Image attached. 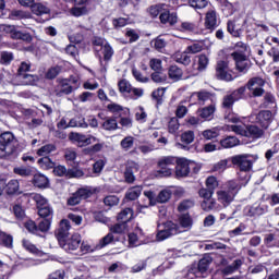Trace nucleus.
Here are the masks:
<instances>
[{
  "instance_id": "obj_1",
  "label": "nucleus",
  "mask_w": 279,
  "mask_h": 279,
  "mask_svg": "<svg viewBox=\"0 0 279 279\" xmlns=\"http://www.w3.org/2000/svg\"><path fill=\"white\" fill-rule=\"evenodd\" d=\"M16 136L7 131L0 134V159L5 160L16 151Z\"/></svg>"
},
{
  "instance_id": "obj_2",
  "label": "nucleus",
  "mask_w": 279,
  "mask_h": 279,
  "mask_svg": "<svg viewBox=\"0 0 279 279\" xmlns=\"http://www.w3.org/2000/svg\"><path fill=\"white\" fill-rule=\"evenodd\" d=\"M231 131L240 136H245L246 138H252V141H258V138H263L265 136V130L263 126H258L256 124L250 125H239L234 124L230 126Z\"/></svg>"
},
{
  "instance_id": "obj_3",
  "label": "nucleus",
  "mask_w": 279,
  "mask_h": 279,
  "mask_svg": "<svg viewBox=\"0 0 279 279\" xmlns=\"http://www.w3.org/2000/svg\"><path fill=\"white\" fill-rule=\"evenodd\" d=\"M181 232H184V230H182L180 225L173 221L163 222L158 225L157 241H166V239L181 234Z\"/></svg>"
},
{
  "instance_id": "obj_4",
  "label": "nucleus",
  "mask_w": 279,
  "mask_h": 279,
  "mask_svg": "<svg viewBox=\"0 0 279 279\" xmlns=\"http://www.w3.org/2000/svg\"><path fill=\"white\" fill-rule=\"evenodd\" d=\"M232 165L244 173L252 171L254 165V157L252 155H236L231 157Z\"/></svg>"
},
{
  "instance_id": "obj_5",
  "label": "nucleus",
  "mask_w": 279,
  "mask_h": 279,
  "mask_svg": "<svg viewBox=\"0 0 279 279\" xmlns=\"http://www.w3.org/2000/svg\"><path fill=\"white\" fill-rule=\"evenodd\" d=\"M177 162H178V158L172 156L160 158L158 161L159 170L157 171V175L159 178H169V175H171L172 173V170L170 167H173L174 165H177Z\"/></svg>"
},
{
  "instance_id": "obj_6",
  "label": "nucleus",
  "mask_w": 279,
  "mask_h": 279,
  "mask_svg": "<svg viewBox=\"0 0 279 279\" xmlns=\"http://www.w3.org/2000/svg\"><path fill=\"white\" fill-rule=\"evenodd\" d=\"M274 114L269 110H263L259 111L258 113H252L248 118V121L251 123H256L260 125L264 130H267L269 125L271 124V119Z\"/></svg>"
},
{
  "instance_id": "obj_7",
  "label": "nucleus",
  "mask_w": 279,
  "mask_h": 279,
  "mask_svg": "<svg viewBox=\"0 0 279 279\" xmlns=\"http://www.w3.org/2000/svg\"><path fill=\"white\" fill-rule=\"evenodd\" d=\"M58 85L54 89V95L57 97H64V95H71L74 90L80 88V85H71V81L69 78H58Z\"/></svg>"
},
{
  "instance_id": "obj_8",
  "label": "nucleus",
  "mask_w": 279,
  "mask_h": 279,
  "mask_svg": "<svg viewBox=\"0 0 279 279\" xmlns=\"http://www.w3.org/2000/svg\"><path fill=\"white\" fill-rule=\"evenodd\" d=\"M80 243H82V236L78 233H74L71 238L59 242V245L64 252H68V254H73V252L80 248Z\"/></svg>"
},
{
  "instance_id": "obj_9",
  "label": "nucleus",
  "mask_w": 279,
  "mask_h": 279,
  "mask_svg": "<svg viewBox=\"0 0 279 279\" xmlns=\"http://www.w3.org/2000/svg\"><path fill=\"white\" fill-rule=\"evenodd\" d=\"M264 86L265 80L258 76L248 80L246 84V88L252 93L253 97H263L265 95Z\"/></svg>"
},
{
  "instance_id": "obj_10",
  "label": "nucleus",
  "mask_w": 279,
  "mask_h": 279,
  "mask_svg": "<svg viewBox=\"0 0 279 279\" xmlns=\"http://www.w3.org/2000/svg\"><path fill=\"white\" fill-rule=\"evenodd\" d=\"M141 166L134 160H129L124 169V182L126 184H134L136 182L135 173H138Z\"/></svg>"
},
{
  "instance_id": "obj_11",
  "label": "nucleus",
  "mask_w": 279,
  "mask_h": 279,
  "mask_svg": "<svg viewBox=\"0 0 279 279\" xmlns=\"http://www.w3.org/2000/svg\"><path fill=\"white\" fill-rule=\"evenodd\" d=\"M245 88L246 87H240L234 92H232L231 94L223 96L222 108H226L227 110L232 109V106H234V102L242 99L243 95H245Z\"/></svg>"
},
{
  "instance_id": "obj_12",
  "label": "nucleus",
  "mask_w": 279,
  "mask_h": 279,
  "mask_svg": "<svg viewBox=\"0 0 279 279\" xmlns=\"http://www.w3.org/2000/svg\"><path fill=\"white\" fill-rule=\"evenodd\" d=\"M231 57L235 62V69L240 73H247V71H250L251 62L250 59H247V54L233 52Z\"/></svg>"
},
{
  "instance_id": "obj_13",
  "label": "nucleus",
  "mask_w": 279,
  "mask_h": 279,
  "mask_svg": "<svg viewBox=\"0 0 279 279\" xmlns=\"http://www.w3.org/2000/svg\"><path fill=\"white\" fill-rule=\"evenodd\" d=\"M216 76L218 80H223L225 82H232L234 77L230 73V69L228 68V62L219 61L216 68Z\"/></svg>"
},
{
  "instance_id": "obj_14",
  "label": "nucleus",
  "mask_w": 279,
  "mask_h": 279,
  "mask_svg": "<svg viewBox=\"0 0 279 279\" xmlns=\"http://www.w3.org/2000/svg\"><path fill=\"white\" fill-rule=\"evenodd\" d=\"M175 175L177 178H186L191 173V166L189 160L185 158H180L175 163Z\"/></svg>"
},
{
  "instance_id": "obj_15",
  "label": "nucleus",
  "mask_w": 279,
  "mask_h": 279,
  "mask_svg": "<svg viewBox=\"0 0 279 279\" xmlns=\"http://www.w3.org/2000/svg\"><path fill=\"white\" fill-rule=\"evenodd\" d=\"M69 230H71V222L66 219L61 220L59 229L56 232L59 243L69 239Z\"/></svg>"
},
{
  "instance_id": "obj_16",
  "label": "nucleus",
  "mask_w": 279,
  "mask_h": 279,
  "mask_svg": "<svg viewBox=\"0 0 279 279\" xmlns=\"http://www.w3.org/2000/svg\"><path fill=\"white\" fill-rule=\"evenodd\" d=\"M181 141L185 145L181 144V143H177V147L179 149H184L185 151H189V149H190L189 145H191V143H193V141H195V132L185 131L184 133L181 134Z\"/></svg>"
},
{
  "instance_id": "obj_17",
  "label": "nucleus",
  "mask_w": 279,
  "mask_h": 279,
  "mask_svg": "<svg viewBox=\"0 0 279 279\" xmlns=\"http://www.w3.org/2000/svg\"><path fill=\"white\" fill-rule=\"evenodd\" d=\"M119 124L121 125L122 130H130L134 125V121L132 117H130V109H124V112L118 114Z\"/></svg>"
},
{
  "instance_id": "obj_18",
  "label": "nucleus",
  "mask_w": 279,
  "mask_h": 279,
  "mask_svg": "<svg viewBox=\"0 0 279 279\" xmlns=\"http://www.w3.org/2000/svg\"><path fill=\"white\" fill-rule=\"evenodd\" d=\"M70 141H75L76 143H82L83 145H90V143H95L97 141V137L89 135L86 136L81 133L72 132L69 136Z\"/></svg>"
},
{
  "instance_id": "obj_19",
  "label": "nucleus",
  "mask_w": 279,
  "mask_h": 279,
  "mask_svg": "<svg viewBox=\"0 0 279 279\" xmlns=\"http://www.w3.org/2000/svg\"><path fill=\"white\" fill-rule=\"evenodd\" d=\"M267 213V209L260 205H253L247 206L244 208V215L246 217H260L262 215H265Z\"/></svg>"
},
{
  "instance_id": "obj_20",
  "label": "nucleus",
  "mask_w": 279,
  "mask_h": 279,
  "mask_svg": "<svg viewBox=\"0 0 279 279\" xmlns=\"http://www.w3.org/2000/svg\"><path fill=\"white\" fill-rule=\"evenodd\" d=\"M159 21L160 23H162V25H167L168 23L170 26H173L175 25V23H178V13H170L169 11H163L159 15Z\"/></svg>"
},
{
  "instance_id": "obj_21",
  "label": "nucleus",
  "mask_w": 279,
  "mask_h": 279,
  "mask_svg": "<svg viewBox=\"0 0 279 279\" xmlns=\"http://www.w3.org/2000/svg\"><path fill=\"white\" fill-rule=\"evenodd\" d=\"M101 128L105 129L107 132H114V130H121V128L119 126V122L117 121V117L104 118Z\"/></svg>"
},
{
  "instance_id": "obj_22",
  "label": "nucleus",
  "mask_w": 279,
  "mask_h": 279,
  "mask_svg": "<svg viewBox=\"0 0 279 279\" xmlns=\"http://www.w3.org/2000/svg\"><path fill=\"white\" fill-rule=\"evenodd\" d=\"M218 195V202L220 204H223V206H229L234 202V196L232 193L228 192V190H221L217 192Z\"/></svg>"
},
{
  "instance_id": "obj_23",
  "label": "nucleus",
  "mask_w": 279,
  "mask_h": 279,
  "mask_svg": "<svg viewBox=\"0 0 279 279\" xmlns=\"http://www.w3.org/2000/svg\"><path fill=\"white\" fill-rule=\"evenodd\" d=\"M13 173L21 175V178H29V175L36 173V169L29 166H20L13 169Z\"/></svg>"
},
{
  "instance_id": "obj_24",
  "label": "nucleus",
  "mask_w": 279,
  "mask_h": 279,
  "mask_svg": "<svg viewBox=\"0 0 279 279\" xmlns=\"http://www.w3.org/2000/svg\"><path fill=\"white\" fill-rule=\"evenodd\" d=\"M141 193H143V186L135 185L130 187L125 193V199L129 202H134L141 197Z\"/></svg>"
},
{
  "instance_id": "obj_25",
  "label": "nucleus",
  "mask_w": 279,
  "mask_h": 279,
  "mask_svg": "<svg viewBox=\"0 0 279 279\" xmlns=\"http://www.w3.org/2000/svg\"><path fill=\"white\" fill-rule=\"evenodd\" d=\"M0 245L2 247H7V250H12V247H14V238L12 236V234H8L3 232L1 229H0Z\"/></svg>"
},
{
  "instance_id": "obj_26",
  "label": "nucleus",
  "mask_w": 279,
  "mask_h": 279,
  "mask_svg": "<svg viewBox=\"0 0 279 279\" xmlns=\"http://www.w3.org/2000/svg\"><path fill=\"white\" fill-rule=\"evenodd\" d=\"M104 167H106V160L99 159L93 165V171L86 174V178H97L101 175V171H104Z\"/></svg>"
},
{
  "instance_id": "obj_27",
  "label": "nucleus",
  "mask_w": 279,
  "mask_h": 279,
  "mask_svg": "<svg viewBox=\"0 0 279 279\" xmlns=\"http://www.w3.org/2000/svg\"><path fill=\"white\" fill-rule=\"evenodd\" d=\"M173 60L174 62H178V64L189 66V64H191V54L187 52V50H184L183 52H177L173 56Z\"/></svg>"
},
{
  "instance_id": "obj_28",
  "label": "nucleus",
  "mask_w": 279,
  "mask_h": 279,
  "mask_svg": "<svg viewBox=\"0 0 279 279\" xmlns=\"http://www.w3.org/2000/svg\"><path fill=\"white\" fill-rule=\"evenodd\" d=\"M179 227L181 230H184V232H187V230H191L193 228V218L189 214H183L179 217Z\"/></svg>"
},
{
  "instance_id": "obj_29",
  "label": "nucleus",
  "mask_w": 279,
  "mask_h": 279,
  "mask_svg": "<svg viewBox=\"0 0 279 279\" xmlns=\"http://www.w3.org/2000/svg\"><path fill=\"white\" fill-rule=\"evenodd\" d=\"M33 175L34 186H37L38 189H47V186H49V179L46 175L40 173L35 174V172Z\"/></svg>"
},
{
  "instance_id": "obj_30",
  "label": "nucleus",
  "mask_w": 279,
  "mask_h": 279,
  "mask_svg": "<svg viewBox=\"0 0 279 279\" xmlns=\"http://www.w3.org/2000/svg\"><path fill=\"white\" fill-rule=\"evenodd\" d=\"M241 265H243L241 259L233 260L231 265H228L221 269L222 276H232V274L240 269Z\"/></svg>"
},
{
  "instance_id": "obj_31",
  "label": "nucleus",
  "mask_w": 279,
  "mask_h": 279,
  "mask_svg": "<svg viewBox=\"0 0 279 279\" xmlns=\"http://www.w3.org/2000/svg\"><path fill=\"white\" fill-rule=\"evenodd\" d=\"M11 38L13 40H23L24 43H32V35H29V33L16 31L15 26H13V31L11 32Z\"/></svg>"
},
{
  "instance_id": "obj_32",
  "label": "nucleus",
  "mask_w": 279,
  "mask_h": 279,
  "mask_svg": "<svg viewBox=\"0 0 279 279\" xmlns=\"http://www.w3.org/2000/svg\"><path fill=\"white\" fill-rule=\"evenodd\" d=\"M205 26L207 29H215V27H217V12L210 10L206 13Z\"/></svg>"
},
{
  "instance_id": "obj_33",
  "label": "nucleus",
  "mask_w": 279,
  "mask_h": 279,
  "mask_svg": "<svg viewBox=\"0 0 279 279\" xmlns=\"http://www.w3.org/2000/svg\"><path fill=\"white\" fill-rule=\"evenodd\" d=\"M168 75L173 82H180V80H182V75H184V72L182 69L178 68V65H171L168 70Z\"/></svg>"
},
{
  "instance_id": "obj_34",
  "label": "nucleus",
  "mask_w": 279,
  "mask_h": 279,
  "mask_svg": "<svg viewBox=\"0 0 279 279\" xmlns=\"http://www.w3.org/2000/svg\"><path fill=\"white\" fill-rule=\"evenodd\" d=\"M240 143L241 142L239 138H236V136H227L220 141V145L223 147V149H232V147H236V145Z\"/></svg>"
},
{
  "instance_id": "obj_35",
  "label": "nucleus",
  "mask_w": 279,
  "mask_h": 279,
  "mask_svg": "<svg viewBox=\"0 0 279 279\" xmlns=\"http://www.w3.org/2000/svg\"><path fill=\"white\" fill-rule=\"evenodd\" d=\"M65 128H83L86 130V128H88V123H86V119L83 117H74L69 121Z\"/></svg>"
},
{
  "instance_id": "obj_36",
  "label": "nucleus",
  "mask_w": 279,
  "mask_h": 279,
  "mask_svg": "<svg viewBox=\"0 0 279 279\" xmlns=\"http://www.w3.org/2000/svg\"><path fill=\"white\" fill-rule=\"evenodd\" d=\"M213 114H215V105H209L198 110L199 118L205 119V121H210V119H213Z\"/></svg>"
},
{
  "instance_id": "obj_37",
  "label": "nucleus",
  "mask_w": 279,
  "mask_h": 279,
  "mask_svg": "<svg viewBox=\"0 0 279 279\" xmlns=\"http://www.w3.org/2000/svg\"><path fill=\"white\" fill-rule=\"evenodd\" d=\"M132 217H134V210H132V208H125L119 213L118 221L128 223V221H132Z\"/></svg>"
},
{
  "instance_id": "obj_38",
  "label": "nucleus",
  "mask_w": 279,
  "mask_h": 279,
  "mask_svg": "<svg viewBox=\"0 0 279 279\" xmlns=\"http://www.w3.org/2000/svg\"><path fill=\"white\" fill-rule=\"evenodd\" d=\"M31 10L33 14L37 16H43V14H49V12H51V10L43 3H34Z\"/></svg>"
},
{
  "instance_id": "obj_39",
  "label": "nucleus",
  "mask_w": 279,
  "mask_h": 279,
  "mask_svg": "<svg viewBox=\"0 0 279 279\" xmlns=\"http://www.w3.org/2000/svg\"><path fill=\"white\" fill-rule=\"evenodd\" d=\"M51 228V218H43L37 226V236H40V232H49Z\"/></svg>"
},
{
  "instance_id": "obj_40",
  "label": "nucleus",
  "mask_w": 279,
  "mask_h": 279,
  "mask_svg": "<svg viewBox=\"0 0 279 279\" xmlns=\"http://www.w3.org/2000/svg\"><path fill=\"white\" fill-rule=\"evenodd\" d=\"M227 191L231 193L234 197L239 194V191H241V182L236 180H231L227 183Z\"/></svg>"
},
{
  "instance_id": "obj_41",
  "label": "nucleus",
  "mask_w": 279,
  "mask_h": 279,
  "mask_svg": "<svg viewBox=\"0 0 279 279\" xmlns=\"http://www.w3.org/2000/svg\"><path fill=\"white\" fill-rule=\"evenodd\" d=\"M210 263H213V257L210 256H205L198 262V271L201 274H206L208 271V267H210Z\"/></svg>"
},
{
  "instance_id": "obj_42",
  "label": "nucleus",
  "mask_w": 279,
  "mask_h": 279,
  "mask_svg": "<svg viewBox=\"0 0 279 279\" xmlns=\"http://www.w3.org/2000/svg\"><path fill=\"white\" fill-rule=\"evenodd\" d=\"M13 60H14V53L10 51H2L0 53V64H3L4 66H9V64H12Z\"/></svg>"
},
{
  "instance_id": "obj_43",
  "label": "nucleus",
  "mask_w": 279,
  "mask_h": 279,
  "mask_svg": "<svg viewBox=\"0 0 279 279\" xmlns=\"http://www.w3.org/2000/svg\"><path fill=\"white\" fill-rule=\"evenodd\" d=\"M19 181L17 180H11V181H5V191L8 195H14V193L19 192Z\"/></svg>"
},
{
  "instance_id": "obj_44",
  "label": "nucleus",
  "mask_w": 279,
  "mask_h": 279,
  "mask_svg": "<svg viewBox=\"0 0 279 279\" xmlns=\"http://www.w3.org/2000/svg\"><path fill=\"white\" fill-rule=\"evenodd\" d=\"M110 243H114V235L112 233H108L106 236H104L96 245V250H104V247L110 245Z\"/></svg>"
},
{
  "instance_id": "obj_45",
  "label": "nucleus",
  "mask_w": 279,
  "mask_h": 279,
  "mask_svg": "<svg viewBox=\"0 0 279 279\" xmlns=\"http://www.w3.org/2000/svg\"><path fill=\"white\" fill-rule=\"evenodd\" d=\"M101 49L105 62H110L114 56V49H112V46H110L108 43H106Z\"/></svg>"
},
{
  "instance_id": "obj_46",
  "label": "nucleus",
  "mask_w": 279,
  "mask_h": 279,
  "mask_svg": "<svg viewBox=\"0 0 279 279\" xmlns=\"http://www.w3.org/2000/svg\"><path fill=\"white\" fill-rule=\"evenodd\" d=\"M172 195H173V193L171 192V190L160 191L157 196L158 204H167V202H169V199H171Z\"/></svg>"
},
{
  "instance_id": "obj_47",
  "label": "nucleus",
  "mask_w": 279,
  "mask_h": 279,
  "mask_svg": "<svg viewBox=\"0 0 279 279\" xmlns=\"http://www.w3.org/2000/svg\"><path fill=\"white\" fill-rule=\"evenodd\" d=\"M187 3L194 10H204L208 5V0H187Z\"/></svg>"
},
{
  "instance_id": "obj_48",
  "label": "nucleus",
  "mask_w": 279,
  "mask_h": 279,
  "mask_svg": "<svg viewBox=\"0 0 279 279\" xmlns=\"http://www.w3.org/2000/svg\"><path fill=\"white\" fill-rule=\"evenodd\" d=\"M86 178L88 173H86V170H82L80 168H72L68 170V178Z\"/></svg>"
},
{
  "instance_id": "obj_49",
  "label": "nucleus",
  "mask_w": 279,
  "mask_h": 279,
  "mask_svg": "<svg viewBox=\"0 0 279 279\" xmlns=\"http://www.w3.org/2000/svg\"><path fill=\"white\" fill-rule=\"evenodd\" d=\"M201 206L203 210H206L208 213L217 208V202L215 201V198H207L206 201L202 202Z\"/></svg>"
},
{
  "instance_id": "obj_50",
  "label": "nucleus",
  "mask_w": 279,
  "mask_h": 279,
  "mask_svg": "<svg viewBox=\"0 0 279 279\" xmlns=\"http://www.w3.org/2000/svg\"><path fill=\"white\" fill-rule=\"evenodd\" d=\"M60 73H62V68L60 66H52L46 73V80H56Z\"/></svg>"
},
{
  "instance_id": "obj_51",
  "label": "nucleus",
  "mask_w": 279,
  "mask_h": 279,
  "mask_svg": "<svg viewBox=\"0 0 279 279\" xmlns=\"http://www.w3.org/2000/svg\"><path fill=\"white\" fill-rule=\"evenodd\" d=\"M227 31L234 38H239V36H241V32H242L236 25H234V23H232V21H228Z\"/></svg>"
},
{
  "instance_id": "obj_52",
  "label": "nucleus",
  "mask_w": 279,
  "mask_h": 279,
  "mask_svg": "<svg viewBox=\"0 0 279 279\" xmlns=\"http://www.w3.org/2000/svg\"><path fill=\"white\" fill-rule=\"evenodd\" d=\"M150 77L156 84H163V82H167V74L162 71L151 73Z\"/></svg>"
},
{
  "instance_id": "obj_53",
  "label": "nucleus",
  "mask_w": 279,
  "mask_h": 279,
  "mask_svg": "<svg viewBox=\"0 0 279 279\" xmlns=\"http://www.w3.org/2000/svg\"><path fill=\"white\" fill-rule=\"evenodd\" d=\"M195 206V202L193 199H185L181 202L178 206L179 213H186V210H190V208H193Z\"/></svg>"
},
{
  "instance_id": "obj_54",
  "label": "nucleus",
  "mask_w": 279,
  "mask_h": 279,
  "mask_svg": "<svg viewBox=\"0 0 279 279\" xmlns=\"http://www.w3.org/2000/svg\"><path fill=\"white\" fill-rule=\"evenodd\" d=\"M120 145L124 151H130L132 147H134V137L132 136H126L124 137L121 142Z\"/></svg>"
},
{
  "instance_id": "obj_55",
  "label": "nucleus",
  "mask_w": 279,
  "mask_h": 279,
  "mask_svg": "<svg viewBox=\"0 0 279 279\" xmlns=\"http://www.w3.org/2000/svg\"><path fill=\"white\" fill-rule=\"evenodd\" d=\"M70 14H72V16H84V14H88V9H86L85 5L82 7H73L70 10Z\"/></svg>"
},
{
  "instance_id": "obj_56",
  "label": "nucleus",
  "mask_w": 279,
  "mask_h": 279,
  "mask_svg": "<svg viewBox=\"0 0 279 279\" xmlns=\"http://www.w3.org/2000/svg\"><path fill=\"white\" fill-rule=\"evenodd\" d=\"M51 151H56V146L52 144H47L40 147L37 151L38 156L47 157V155L51 154Z\"/></svg>"
},
{
  "instance_id": "obj_57",
  "label": "nucleus",
  "mask_w": 279,
  "mask_h": 279,
  "mask_svg": "<svg viewBox=\"0 0 279 279\" xmlns=\"http://www.w3.org/2000/svg\"><path fill=\"white\" fill-rule=\"evenodd\" d=\"M228 169V159H222L213 166V171L217 173H223Z\"/></svg>"
},
{
  "instance_id": "obj_58",
  "label": "nucleus",
  "mask_w": 279,
  "mask_h": 279,
  "mask_svg": "<svg viewBox=\"0 0 279 279\" xmlns=\"http://www.w3.org/2000/svg\"><path fill=\"white\" fill-rule=\"evenodd\" d=\"M274 106H276V97L270 93L265 94L264 108H274Z\"/></svg>"
},
{
  "instance_id": "obj_59",
  "label": "nucleus",
  "mask_w": 279,
  "mask_h": 279,
  "mask_svg": "<svg viewBox=\"0 0 279 279\" xmlns=\"http://www.w3.org/2000/svg\"><path fill=\"white\" fill-rule=\"evenodd\" d=\"M38 215H39V217H43V219H49V217H51V215H53V209H51V207H49V205L39 207Z\"/></svg>"
},
{
  "instance_id": "obj_60",
  "label": "nucleus",
  "mask_w": 279,
  "mask_h": 279,
  "mask_svg": "<svg viewBox=\"0 0 279 279\" xmlns=\"http://www.w3.org/2000/svg\"><path fill=\"white\" fill-rule=\"evenodd\" d=\"M24 227L31 234H36L38 236V225H36L34 220H27L24 223Z\"/></svg>"
},
{
  "instance_id": "obj_61",
  "label": "nucleus",
  "mask_w": 279,
  "mask_h": 279,
  "mask_svg": "<svg viewBox=\"0 0 279 279\" xmlns=\"http://www.w3.org/2000/svg\"><path fill=\"white\" fill-rule=\"evenodd\" d=\"M105 206H109V208H112V206L119 205V198L117 195H109L104 198Z\"/></svg>"
},
{
  "instance_id": "obj_62",
  "label": "nucleus",
  "mask_w": 279,
  "mask_h": 279,
  "mask_svg": "<svg viewBox=\"0 0 279 279\" xmlns=\"http://www.w3.org/2000/svg\"><path fill=\"white\" fill-rule=\"evenodd\" d=\"M38 162L41 167H44V169H53L56 167V162H53L49 157H43L38 160Z\"/></svg>"
},
{
  "instance_id": "obj_63",
  "label": "nucleus",
  "mask_w": 279,
  "mask_h": 279,
  "mask_svg": "<svg viewBox=\"0 0 279 279\" xmlns=\"http://www.w3.org/2000/svg\"><path fill=\"white\" fill-rule=\"evenodd\" d=\"M203 136L206 138V141H213V138H217V136H219V130L217 129L205 130L203 132Z\"/></svg>"
},
{
  "instance_id": "obj_64",
  "label": "nucleus",
  "mask_w": 279,
  "mask_h": 279,
  "mask_svg": "<svg viewBox=\"0 0 279 279\" xmlns=\"http://www.w3.org/2000/svg\"><path fill=\"white\" fill-rule=\"evenodd\" d=\"M120 93H132V85L126 80H122L118 84Z\"/></svg>"
}]
</instances>
